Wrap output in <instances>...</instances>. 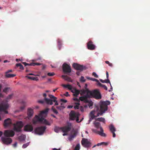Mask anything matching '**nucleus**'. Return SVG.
Instances as JSON below:
<instances>
[{"label": "nucleus", "instance_id": "nucleus-38", "mask_svg": "<svg viewBox=\"0 0 150 150\" xmlns=\"http://www.w3.org/2000/svg\"><path fill=\"white\" fill-rule=\"evenodd\" d=\"M52 110L53 112L54 113H55L56 114H57L58 113V112L57 110L54 107V106H52Z\"/></svg>", "mask_w": 150, "mask_h": 150}, {"label": "nucleus", "instance_id": "nucleus-2", "mask_svg": "<svg viewBox=\"0 0 150 150\" xmlns=\"http://www.w3.org/2000/svg\"><path fill=\"white\" fill-rule=\"evenodd\" d=\"M86 89L90 98H94L96 99H100L101 98V96L98 89H95L91 91L88 88Z\"/></svg>", "mask_w": 150, "mask_h": 150}, {"label": "nucleus", "instance_id": "nucleus-24", "mask_svg": "<svg viewBox=\"0 0 150 150\" xmlns=\"http://www.w3.org/2000/svg\"><path fill=\"white\" fill-rule=\"evenodd\" d=\"M49 96L52 100V102L53 101L55 103V105H58V103L57 101L56 100V99H57V98L51 95H49Z\"/></svg>", "mask_w": 150, "mask_h": 150}, {"label": "nucleus", "instance_id": "nucleus-43", "mask_svg": "<svg viewBox=\"0 0 150 150\" xmlns=\"http://www.w3.org/2000/svg\"><path fill=\"white\" fill-rule=\"evenodd\" d=\"M55 74V73L54 72H52V73H48L47 74V75L48 76H52L54 75Z\"/></svg>", "mask_w": 150, "mask_h": 150}, {"label": "nucleus", "instance_id": "nucleus-25", "mask_svg": "<svg viewBox=\"0 0 150 150\" xmlns=\"http://www.w3.org/2000/svg\"><path fill=\"white\" fill-rule=\"evenodd\" d=\"M71 133L73 134H71L69 137V139L70 141L72 140L76 136V132L75 131H72Z\"/></svg>", "mask_w": 150, "mask_h": 150}, {"label": "nucleus", "instance_id": "nucleus-13", "mask_svg": "<svg viewBox=\"0 0 150 150\" xmlns=\"http://www.w3.org/2000/svg\"><path fill=\"white\" fill-rule=\"evenodd\" d=\"M4 134L5 137H13L15 133L12 130H6L4 131Z\"/></svg>", "mask_w": 150, "mask_h": 150}, {"label": "nucleus", "instance_id": "nucleus-33", "mask_svg": "<svg viewBox=\"0 0 150 150\" xmlns=\"http://www.w3.org/2000/svg\"><path fill=\"white\" fill-rule=\"evenodd\" d=\"M80 93V91L78 90H76L75 93H73V96L77 97Z\"/></svg>", "mask_w": 150, "mask_h": 150}, {"label": "nucleus", "instance_id": "nucleus-45", "mask_svg": "<svg viewBox=\"0 0 150 150\" xmlns=\"http://www.w3.org/2000/svg\"><path fill=\"white\" fill-rule=\"evenodd\" d=\"M77 105H76V106H74V108L75 109H77L79 108V105H80V104L79 103H76Z\"/></svg>", "mask_w": 150, "mask_h": 150}, {"label": "nucleus", "instance_id": "nucleus-49", "mask_svg": "<svg viewBox=\"0 0 150 150\" xmlns=\"http://www.w3.org/2000/svg\"><path fill=\"white\" fill-rule=\"evenodd\" d=\"M79 116H78L76 118V121L78 123L80 122L81 121V120L79 121Z\"/></svg>", "mask_w": 150, "mask_h": 150}, {"label": "nucleus", "instance_id": "nucleus-61", "mask_svg": "<svg viewBox=\"0 0 150 150\" xmlns=\"http://www.w3.org/2000/svg\"><path fill=\"white\" fill-rule=\"evenodd\" d=\"M86 77L88 79L91 80L92 78L88 76H86Z\"/></svg>", "mask_w": 150, "mask_h": 150}, {"label": "nucleus", "instance_id": "nucleus-58", "mask_svg": "<svg viewBox=\"0 0 150 150\" xmlns=\"http://www.w3.org/2000/svg\"><path fill=\"white\" fill-rule=\"evenodd\" d=\"M110 86L111 87H110V89L109 91V92H110V91H112V86H111V83H110Z\"/></svg>", "mask_w": 150, "mask_h": 150}, {"label": "nucleus", "instance_id": "nucleus-31", "mask_svg": "<svg viewBox=\"0 0 150 150\" xmlns=\"http://www.w3.org/2000/svg\"><path fill=\"white\" fill-rule=\"evenodd\" d=\"M96 120L100 122H102L104 123H105V120L104 118L103 117H99L96 119Z\"/></svg>", "mask_w": 150, "mask_h": 150}, {"label": "nucleus", "instance_id": "nucleus-56", "mask_svg": "<svg viewBox=\"0 0 150 150\" xmlns=\"http://www.w3.org/2000/svg\"><path fill=\"white\" fill-rule=\"evenodd\" d=\"M17 142H16L14 144H13V146L14 147H16L17 146Z\"/></svg>", "mask_w": 150, "mask_h": 150}, {"label": "nucleus", "instance_id": "nucleus-44", "mask_svg": "<svg viewBox=\"0 0 150 150\" xmlns=\"http://www.w3.org/2000/svg\"><path fill=\"white\" fill-rule=\"evenodd\" d=\"M29 144V143H27L26 144H23V145L22 147L23 148H26Z\"/></svg>", "mask_w": 150, "mask_h": 150}, {"label": "nucleus", "instance_id": "nucleus-62", "mask_svg": "<svg viewBox=\"0 0 150 150\" xmlns=\"http://www.w3.org/2000/svg\"><path fill=\"white\" fill-rule=\"evenodd\" d=\"M76 74L77 75L79 76L80 74V72L79 71H77Z\"/></svg>", "mask_w": 150, "mask_h": 150}, {"label": "nucleus", "instance_id": "nucleus-1", "mask_svg": "<svg viewBox=\"0 0 150 150\" xmlns=\"http://www.w3.org/2000/svg\"><path fill=\"white\" fill-rule=\"evenodd\" d=\"M110 104V102L108 101H100L99 103L100 106V109L99 112L97 113V115H95V111H92L90 114V117L89 120V123L93 119H94L95 117L99 116V115H102L105 112L108 110V105Z\"/></svg>", "mask_w": 150, "mask_h": 150}, {"label": "nucleus", "instance_id": "nucleus-29", "mask_svg": "<svg viewBox=\"0 0 150 150\" xmlns=\"http://www.w3.org/2000/svg\"><path fill=\"white\" fill-rule=\"evenodd\" d=\"M58 42V45L59 48V49L60 50L62 47V41L59 39H58L57 40Z\"/></svg>", "mask_w": 150, "mask_h": 150}, {"label": "nucleus", "instance_id": "nucleus-5", "mask_svg": "<svg viewBox=\"0 0 150 150\" xmlns=\"http://www.w3.org/2000/svg\"><path fill=\"white\" fill-rule=\"evenodd\" d=\"M81 94H86L85 95L83 96H81L79 98V100L81 101H83L85 103H87L88 101V98H90V96L88 95H89L87 91V89H82L81 90Z\"/></svg>", "mask_w": 150, "mask_h": 150}, {"label": "nucleus", "instance_id": "nucleus-10", "mask_svg": "<svg viewBox=\"0 0 150 150\" xmlns=\"http://www.w3.org/2000/svg\"><path fill=\"white\" fill-rule=\"evenodd\" d=\"M62 69L63 72L65 73H70L71 71L70 66L65 63L63 64Z\"/></svg>", "mask_w": 150, "mask_h": 150}, {"label": "nucleus", "instance_id": "nucleus-27", "mask_svg": "<svg viewBox=\"0 0 150 150\" xmlns=\"http://www.w3.org/2000/svg\"><path fill=\"white\" fill-rule=\"evenodd\" d=\"M109 128L111 132H115L116 131L115 128L112 125H111L109 126Z\"/></svg>", "mask_w": 150, "mask_h": 150}, {"label": "nucleus", "instance_id": "nucleus-18", "mask_svg": "<svg viewBox=\"0 0 150 150\" xmlns=\"http://www.w3.org/2000/svg\"><path fill=\"white\" fill-rule=\"evenodd\" d=\"M33 127L31 125L27 124L24 127V130L26 132H31L33 131Z\"/></svg>", "mask_w": 150, "mask_h": 150}, {"label": "nucleus", "instance_id": "nucleus-64", "mask_svg": "<svg viewBox=\"0 0 150 150\" xmlns=\"http://www.w3.org/2000/svg\"><path fill=\"white\" fill-rule=\"evenodd\" d=\"M53 150H60V149L59 148V149H58L56 148H54L53 149Z\"/></svg>", "mask_w": 150, "mask_h": 150}, {"label": "nucleus", "instance_id": "nucleus-55", "mask_svg": "<svg viewBox=\"0 0 150 150\" xmlns=\"http://www.w3.org/2000/svg\"><path fill=\"white\" fill-rule=\"evenodd\" d=\"M66 81L71 82L72 81V80H71L70 78H69V77L67 79Z\"/></svg>", "mask_w": 150, "mask_h": 150}, {"label": "nucleus", "instance_id": "nucleus-36", "mask_svg": "<svg viewBox=\"0 0 150 150\" xmlns=\"http://www.w3.org/2000/svg\"><path fill=\"white\" fill-rule=\"evenodd\" d=\"M62 105V103H61V105ZM56 108L57 109L60 110H61L64 109L65 108V107L64 106L61 105L60 106H57Z\"/></svg>", "mask_w": 150, "mask_h": 150}, {"label": "nucleus", "instance_id": "nucleus-22", "mask_svg": "<svg viewBox=\"0 0 150 150\" xmlns=\"http://www.w3.org/2000/svg\"><path fill=\"white\" fill-rule=\"evenodd\" d=\"M23 64L25 65V67L27 66H35V65H40L41 64V63H39L32 62L30 64L27 63L25 62H23Z\"/></svg>", "mask_w": 150, "mask_h": 150}, {"label": "nucleus", "instance_id": "nucleus-30", "mask_svg": "<svg viewBox=\"0 0 150 150\" xmlns=\"http://www.w3.org/2000/svg\"><path fill=\"white\" fill-rule=\"evenodd\" d=\"M98 85L99 86H100L103 88L106 91L107 90V87L106 86L100 83H98Z\"/></svg>", "mask_w": 150, "mask_h": 150}, {"label": "nucleus", "instance_id": "nucleus-9", "mask_svg": "<svg viewBox=\"0 0 150 150\" xmlns=\"http://www.w3.org/2000/svg\"><path fill=\"white\" fill-rule=\"evenodd\" d=\"M73 67L75 69L82 71L86 69V67L83 65H81L76 63H74L72 64Z\"/></svg>", "mask_w": 150, "mask_h": 150}, {"label": "nucleus", "instance_id": "nucleus-16", "mask_svg": "<svg viewBox=\"0 0 150 150\" xmlns=\"http://www.w3.org/2000/svg\"><path fill=\"white\" fill-rule=\"evenodd\" d=\"M49 110V108H47L44 110L41 111L39 115L38 116L39 117H45L47 116Z\"/></svg>", "mask_w": 150, "mask_h": 150}, {"label": "nucleus", "instance_id": "nucleus-37", "mask_svg": "<svg viewBox=\"0 0 150 150\" xmlns=\"http://www.w3.org/2000/svg\"><path fill=\"white\" fill-rule=\"evenodd\" d=\"M18 139L20 141H23L25 140V138L23 136H21L18 137Z\"/></svg>", "mask_w": 150, "mask_h": 150}, {"label": "nucleus", "instance_id": "nucleus-46", "mask_svg": "<svg viewBox=\"0 0 150 150\" xmlns=\"http://www.w3.org/2000/svg\"><path fill=\"white\" fill-rule=\"evenodd\" d=\"M101 145H103L105 146H106L108 145V142H101Z\"/></svg>", "mask_w": 150, "mask_h": 150}, {"label": "nucleus", "instance_id": "nucleus-63", "mask_svg": "<svg viewBox=\"0 0 150 150\" xmlns=\"http://www.w3.org/2000/svg\"><path fill=\"white\" fill-rule=\"evenodd\" d=\"M46 68V66L44 65H42V69H44Z\"/></svg>", "mask_w": 150, "mask_h": 150}, {"label": "nucleus", "instance_id": "nucleus-42", "mask_svg": "<svg viewBox=\"0 0 150 150\" xmlns=\"http://www.w3.org/2000/svg\"><path fill=\"white\" fill-rule=\"evenodd\" d=\"M60 130H61V129H60V127H56L54 129V131L55 132L58 133L59 132V131Z\"/></svg>", "mask_w": 150, "mask_h": 150}, {"label": "nucleus", "instance_id": "nucleus-47", "mask_svg": "<svg viewBox=\"0 0 150 150\" xmlns=\"http://www.w3.org/2000/svg\"><path fill=\"white\" fill-rule=\"evenodd\" d=\"M91 81H96L98 83H100L98 79L94 78H92Z\"/></svg>", "mask_w": 150, "mask_h": 150}, {"label": "nucleus", "instance_id": "nucleus-17", "mask_svg": "<svg viewBox=\"0 0 150 150\" xmlns=\"http://www.w3.org/2000/svg\"><path fill=\"white\" fill-rule=\"evenodd\" d=\"M87 48L91 50H94L96 48V46L93 44V42L91 40L89 41L87 44Z\"/></svg>", "mask_w": 150, "mask_h": 150}, {"label": "nucleus", "instance_id": "nucleus-23", "mask_svg": "<svg viewBox=\"0 0 150 150\" xmlns=\"http://www.w3.org/2000/svg\"><path fill=\"white\" fill-rule=\"evenodd\" d=\"M33 114V109L31 108H28V110L27 114L28 119L32 117Z\"/></svg>", "mask_w": 150, "mask_h": 150}, {"label": "nucleus", "instance_id": "nucleus-53", "mask_svg": "<svg viewBox=\"0 0 150 150\" xmlns=\"http://www.w3.org/2000/svg\"><path fill=\"white\" fill-rule=\"evenodd\" d=\"M60 100L62 102H63V103H66L67 102V101L66 100H64V99H61Z\"/></svg>", "mask_w": 150, "mask_h": 150}, {"label": "nucleus", "instance_id": "nucleus-14", "mask_svg": "<svg viewBox=\"0 0 150 150\" xmlns=\"http://www.w3.org/2000/svg\"><path fill=\"white\" fill-rule=\"evenodd\" d=\"M71 123H69L68 125L63 127H60L61 130L64 132H67L71 129Z\"/></svg>", "mask_w": 150, "mask_h": 150}, {"label": "nucleus", "instance_id": "nucleus-11", "mask_svg": "<svg viewBox=\"0 0 150 150\" xmlns=\"http://www.w3.org/2000/svg\"><path fill=\"white\" fill-rule=\"evenodd\" d=\"M81 143L83 146L85 147L88 148L90 146L91 143L87 139L82 138Z\"/></svg>", "mask_w": 150, "mask_h": 150}, {"label": "nucleus", "instance_id": "nucleus-57", "mask_svg": "<svg viewBox=\"0 0 150 150\" xmlns=\"http://www.w3.org/2000/svg\"><path fill=\"white\" fill-rule=\"evenodd\" d=\"M111 133L112 134V136L113 137H115V132H112Z\"/></svg>", "mask_w": 150, "mask_h": 150}, {"label": "nucleus", "instance_id": "nucleus-41", "mask_svg": "<svg viewBox=\"0 0 150 150\" xmlns=\"http://www.w3.org/2000/svg\"><path fill=\"white\" fill-rule=\"evenodd\" d=\"M13 94H11L9 95L6 98V101L7 102L8 100L12 98L13 96Z\"/></svg>", "mask_w": 150, "mask_h": 150}, {"label": "nucleus", "instance_id": "nucleus-15", "mask_svg": "<svg viewBox=\"0 0 150 150\" xmlns=\"http://www.w3.org/2000/svg\"><path fill=\"white\" fill-rule=\"evenodd\" d=\"M1 139L3 143L6 144H10L12 142V140L11 138H7L6 137H2Z\"/></svg>", "mask_w": 150, "mask_h": 150}, {"label": "nucleus", "instance_id": "nucleus-4", "mask_svg": "<svg viewBox=\"0 0 150 150\" xmlns=\"http://www.w3.org/2000/svg\"><path fill=\"white\" fill-rule=\"evenodd\" d=\"M44 118L41 117H40L38 115H36L35 117V119L33 120V124H35L37 122H39L46 125H50V122L44 119Z\"/></svg>", "mask_w": 150, "mask_h": 150}, {"label": "nucleus", "instance_id": "nucleus-60", "mask_svg": "<svg viewBox=\"0 0 150 150\" xmlns=\"http://www.w3.org/2000/svg\"><path fill=\"white\" fill-rule=\"evenodd\" d=\"M73 107V106L72 105H69L67 107V108H72Z\"/></svg>", "mask_w": 150, "mask_h": 150}, {"label": "nucleus", "instance_id": "nucleus-51", "mask_svg": "<svg viewBox=\"0 0 150 150\" xmlns=\"http://www.w3.org/2000/svg\"><path fill=\"white\" fill-rule=\"evenodd\" d=\"M101 145V142L97 144L96 145H94L93 147V148L95 147L96 146H99Z\"/></svg>", "mask_w": 150, "mask_h": 150}, {"label": "nucleus", "instance_id": "nucleus-19", "mask_svg": "<svg viewBox=\"0 0 150 150\" xmlns=\"http://www.w3.org/2000/svg\"><path fill=\"white\" fill-rule=\"evenodd\" d=\"M62 86L64 88H68L70 90H71V92L74 93H75L76 90H77L75 88H72V86L71 85L69 84L64 85L62 84Z\"/></svg>", "mask_w": 150, "mask_h": 150}, {"label": "nucleus", "instance_id": "nucleus-54", "mask_svg": "<svg viewBox=\"0 0 150 150\" xmlns=\"http://www.w3.org/2000/svg\"><path fill=\"white\" fill-rule=\"evenodd\" d=\"M64 95L66 97L70 96V95L69 94L68 92H67Z\"/></svg>", "mask_w": 150, "mask_h": 150}, {"label": "nucleus", "instance_id": "nucleus-52", "mask_svg": "<svg viewBox=\"0 0 150 150\" xmlns=\"http://www.w3.org/2000/svg\"><path fill=\"white\" fill-rule=\"evenodd\" d=\"M73 100L75 101H77V102H79V100H79V99H78L77 98H73Z\"/></svg>", "mask_w": 150, "mask_h": 150}, {"label": "nucleus", "instance_id": "nucleus-39", "mask_svg": "<svg viewBox=\"0 0 150 150\" xmlns=\"http://www.w3.org/2000/svg\"><path fill=\"white\" fill-rule=\"evenodd\" d=\"M80 148V144H78L76 145L74 150H79Z\"/></svg>", "mask_w": 150, "mask_h": 150}, {"label": "nucleus", "instance_id": "nucleus-32", "mask_svg": "<svg viewBox=\"0 0 150 150\" xmlns=\"http://www.w3.org/2000/svg\"><path fill=\"white\" fill-rule=\"evenodd\" d=\"M100 81L103 83H110V81L109 79H107L105 80H103L102 79H100Z\"/></svg>", "mask_w": 150, "mask_h": 150}, {"label": "nucleus", "instance_id": "nucleus-26", "mask_svg": "<svg viewBox=\"0 0 150 150\" xmlns=\"http://www.w3.org/2000/svg\"><path fill=\"white\" fill-rule=\"evenodd\" d=\"M25 77L29 79H30L34 81H38L39 80L38 77H37L30 76H26Z\"/></svg>", "mask_w": 150, "mask_h": 150}, {"label": "nucleus", "instance_id": "nucleus-21", "mask_svg": "<svg viewBox=\"0 0 150 150\" xmlns=\"http://www.w3.org/2000/svg\"><path fill=\"white\" fill-rule=\"evenodd\" d=\"M11 124V120L8 118L4 120V125L5 127H6L10 126Z\"/></svg>", "mask_w": 150, "mask_h": 150}, {"label": "nucleus", "instance_id": "nucleus-50", "mask_svg": "<svg viewBox=\"0 0 150 150\" xmlns=\"http://www.w3.org/2000/svg\"><path fill=\"white\" fill-rule=\"evenodd\" d=\"M92 75L93 76L96 78H98V75L96 74L95 72H93L92 73Z\"/></svg>", "mask_w": 150, "mask_h": 150}, {"label": "nucleus", "instance_id": "nucleus-28", "mask_svg": "<svg viewBox=\"0 0 150 150\" xmlns=\"http://www.w3.org/2000/svg\"><path fill=\"white\" fill-rule=\"evenodd\" d=\"M6 74L5 76L7 78L13 77L16 76V75L14 74H8V73Z\"/></svg>", "mask_w": 150, "mask_h": 150}, {"label": "nucleus", "instance_id": "nucleus-35", "mask_svg": "<svg viewBox=\"0 0 150 150\" xmlns=\"http://www.w3.org/2000/svg\"><path fill=\"white\" fill-rule=\"evenodd\" d=\"M10 90V88L9 87H6L3 90V92L5 93H7Z\"/></svg>", "mask_w": 150, "mask_h": 150}, {"label": "nucleus", "instance_id": "nucleus-20", "mask_svg": "<svg viewBox=\"0 0 150 150\" xmlns=\"http://www.w3.org/2000/svg\"><path fill=\"white\" fill-rule=\"evenodd\" d=\"M46 96L47 95L46 93H44L43 94V96L45 97V100L46 103L48 104H50V105H52L53 104L52 103V100L51 99L46 98Z\"/></svg>", "mask_w": 150, "mask_h": 150}, {"label": "nucleus", "instance_id": "nucleus-34", "mask_svg": "<svg viewBox=\"0 0 150 150\" xmlns=\"http://www.w3.org/2000/svg\"><path fill=\"white\" fill-rule=\"evenodd\" d=\"M16 66L17 67H20V69H21L23 70L24 69L21 63L16 64Z\"/></svg>", "mask_w": 150, "mask_h": 150}, {"label": "nucleus", "instance_id": "nucleus-8", "mask_svg": "<svg viewBox=\"0 0 150 150\" xmlns=\"http://www.w3.org/2000/svg\"><path fill=\"white\" fill-rule=\"evenodd\" d=\"M46 128L45 126H40L36 128L35 130V133L41 135L43 134Z\"/></svg>", "mask_w": 150, "mask_h": 150}, {"label": "nucleus", "instance_id": "nucleus-6", "mask_svg": "<svg viewBox=\"0 0 150 150\" xmlns=\"http://www.w3.org/2000/svg\"><path fill=\"white\" fill-rule=\"evenodd\" d=\"M9 105L7 102L4 103L2 102L0 104V114H2L3 113L4 114L8 113V112L6 110L8 108Z\"/></svg>", "mask_w": 150, "mask_h": 150}, {"label": "nucleus", "instance_id": "nucleus-59", "mask_svg": "<svg viewBox=\"0 0 150 150\" xmlns=\"http://www.w3.org/2000/svg\"><path fill=\"white\" fill-rule=\"evenodd\" d=\"M38 102L42 104L44 103V101L42 100H40L38 101Z\"/></svg>", "mask_w": 150, "mask_h": 150}, {"label": "nucleus", "instance_id": "nucleus-12", "mask_svg": "<svg viewBox=\"0 0 150 150\" xmlns=\"http://www.w3.org/2000/svg\"><path fill=\"white\" fill-rule=\"evenodd\" d=\"M79 115V113L75 112L74 111L71 110L69 114V119L71 120H74L77 116Z\"/></svg>", "mask_w": 150, "mask_h": 150}, {"label": "nucleus", "instance_id": "nucleus-7", "mask_svg": "<svg viewBox=\"0 0 150 150\" xmlns=\"http://www.w3.org/2000/svg\"><path fill=\"white\" fill-rule=\"evenodd\" d=\"M23 126V123L22 121L17 122L14 125L13 130L17 132H21V129Z\"/></svg>", "mask_w": 150, "mask_h": 150}, {"label": "nucleus", "instance_id": "nucleus-40", "mask_svg": "<svg viewBox=\"0 0 150 150\" xmlns=\"http://www.w3.org/2000/svg\"><path fill=\"white\" fill-rule=\"evenodd\" d=\"M80 80L81 82H84L85 81L86 79H84V77L83 76H81Z\"/></svg>", "mask_w": 150, "mask_h": 150}, {"label": "nucleus", "instance_id": "nucleus-3", "mask_svg": "<svg viewBox=\"0 0 150 150\" xmlns=\"http://www.w3.org/2000/svg\"><path fill=\"white\" fill-rule=\"evenodd\" d=\"M94 124L95 127L97 129L100 128V131H98L97 129H93V132L103 137H105L106 134L103 132V130L102 127L100 126V123L98 122H94Z\"/></svg>", "mask_w": 150, "mask_h": 150}, {"label": "nucleus", "instance_id": "nucleus-48", "mask_svg": "<svg viewBox=\"0 0 150 150\" xmlns=\"http://www.w3.org/2000/svg\"><path fill=\"white\" fill-rule=\"evenodd\" d=\"M62 77L65 80H66L69 77H68V76H65V75H62Z\"/></svg>", "mask_w": 150, "mask_h": 150}]
</instances>
